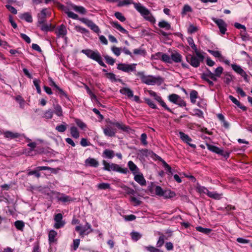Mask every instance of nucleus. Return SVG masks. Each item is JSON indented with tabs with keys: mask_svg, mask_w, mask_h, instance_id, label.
Instances as JSON below:
<instances>
[{
	"mask_svg": "<svg viewBox=\"0 0 252 252\" xmlns=\"http://www.w3.org/2000/svg\"><path fill=\"white\" fill-rule=\"evenodd\" d=\"M197 92L193 90L190 93V101L192 103H195L196 102V99L197 97Z\"/></svg>",
	"mask_w": 252,
	"mask_h": 252,
	"instance_id": "obj_39",
	"label": "nucleus"
},
{
	"mask_svg": "<svg viewBox=\"0 0 252 252\" xmlns=\"http://www.w3.org/2000/svg\"><path fill=\"white\" fill-rule=\"evenodd\" d=\"M192 8L188 4L185 5L182 12V14L183 15L187 14L188 12H191Z\"/></svg>",
	"mask_w": 252,
	"mask_h": 252,
	"instance_id": "obj_50",
	"label": "nucleus"
},
{
	"mask_svg": "<svg viewBox=\"0 0 252 252\" xmlns=\"http://www.w3.org/2000/svg\"><path fill=\"white\" fill-rule=\"evenodd\" d=\"M197 30V27L194 26L192 24H190L188 28V32L190 34L196 32Z\"/></svg>",
	"mask_w": 252,
	"mask_h": 252,
	"instance_id": "obj_48",
	"label": "nucleus"
},
{
	"mask_svg": "<svg viewBox=\"0 0 252 252\" xmlns=\"http://www.w3.org/2000/svg\"><path fill=\"white\" fill-rule=\"evenodd\" d=\"M111 51L117 56H119L121 53V48L116 46H112L111 47Z\"/></svg>",
	"mask_w": 252,
	"mask_h": 252,
	"instance_id": "obj_49",
	"label": "nucleus"
},
{
	"mask_svg": "<svg viewBox=\"0 0 252 252\" xmlns=\"http://www.w3.org/2000/svg\"><path fill=\"white\" fill-rule=\"evenodd\" d=\"M47 14L48 13L47 9L45 8L42 9V10L41 11V13L38 14V23H42L44 22Z\"/></svg>",
	"mask_w": 252,
	"mask_h": 252,
	"instance_id": "obj_22",
	"label": "nucleus"
},
{
	"mask_svg": "<svg viewBox=\"0 0 252 252\" xmlns=\"http://www.w3.org/2000/svg\"><path fill=\"white\" fill-rule=\"evenodd\" d=\"M55 33L58 37H64L67 34L66 27L62 24L57 28Z\"/></svg>",
	"mask_w": 252,
	"mask_h": 252,
	"instance_id": "obj_12",
	"label": "nucleus"
},
{
	"mask_svg": "<svg viewBox=\"0 0 252 252\" xmlns=\"http://www.w3.org/2000/svg\"><path fill=\"white\" fill-rule=\"evenodd\" d=\"M112 24L114 28H115L117 30L119 31L122 33L126 34H128L127 31L123 28L119 24H118V22H113Z\"/></svg>",
	"mask_w": 252,
	"mask_h": 252,
	"instance_id": "obj_28",
	"label": "nucleus"
},
{
	"mask_svg": "<svg viewBox=\"0 0 252 252\" xmlns=\"http://www.w3.org/2000/svg\"><path fill=\"white\" fill-rule=\"evenodd\" d=\"M75 230L79 232L80 235L83 237L84 235H88L89 233L92 231L91 225L86 223L84 226L78 225L75 227Z\"/></svg>",
	"mask_w": 252,
	"mask_h": 252,
	"instance_id": "obj_6",
	"label": "nucleus"
},
{
	"mask_svg": "<svg viewBox=\"0 0 252 252\" xmlns=\"http://www.w3.org/2000/svg\"><path fill=\"white\" fill-rule=\"evenodd\" d=\"M213 21L218 26L220 31L221 34H225L227 29V25L225 22L222 19H217L215 18H212Z\"/></svg>",
	"mask_w": 252,
	"mask_h": 252,
	"instance_id": "obj_9",
	"label": "nucleus"
},
{
	"mask_svg": "<svg viewBox=\"0 0 252 252\" xmlns=\"http://www.w3.org/2000/svg\"><path fill=\"white\" fill-rule=\"evenodd\" d=\"M148 93L150 96L154 97L157 101L160 100V96L158 95L155 92L150 90L148 91Z\"/></svg>",
	"mask_w": 252,
	"mask_h": 252,
	"instance_id": "obj_60",
	"label": "nucleus"
},
{
	"mask_svg": "<svg viewBox=\"0 0 252 252\" xmlns=\"http://www.w3.org/2000/svg\"><path fill=\"white\" fill-rule=\"evenodd\" d=\"M104 132L106 135L112 137L115 136L116 130L111 127H107L104 129Z\"/></svg>",
	"mask_w": 252,
	"mask_h": 252,
	"instance_id": "obj_25",
	"label": "nucleus"
},
{
	"mask_svg": "<svg viewBox=\"0 0 252 252\" xmlns=\"http://www.w3.org/2000/svg\"><path fill=\"white\" fill-rule=\"evenodd\" d=\"M54 220L55 222L54 224V227L56 229L62 228L65 224V221L64 220H63V216L61 213L55 214Z\"/></svg>",
	"mask_w": 252,
	"mask_h": 252,
	"instance_id": "obj_7",
	"label": "nucleus"
},
{
	"mask_svg": "<svg viewBox=\"0 0 252 252\" xmlns=\"http://www.w3.org/2000/svg\"><path fill=\"white\" fill-rule=\"evenodd\" d=\"M172 62L181 63L182 61V56L177 52H174L171 55Z\"/></svg>",
	"mask_w": 252,
	"mask_h": 252,
	"instance_id": "obj_17",
	"label": "nucleus"
},
{
	"mask_svg": "<svg viewBox=\"0 0 252 252\" xmlns=\"http://www.w3.org/2000/svg\"><path fill=\"white\" fill-rule=\"evenodd\" d=\"M131 236L132 240L136 241L141 237V235L138 232H133L131 233Z\"/></svg>",
	"mask_w": 252,
	"mask_h": 252,
	"instance_id": "obj_55",
	"label": "nucleus"
},
{
	"mask_svg": "<svg viewBox=\"0 0 252 252\" xmlns=\"http://www.w3.org/2000/svg\"><path fill=\"white\" fill-rule=\"evenodd\" d=\"M103 154L109 158H112L114 156V151L108 149L105 150L103 152Z\"/></svg>",
	"mask_w": 252,
	"mask_h": 252,
	"instance_id": "obj_43",
	"label": "nucleus"
},
{
	"mask_svg": "<svg viewBox=\"0 0 252 252\" xmlns=\"http://www.w3.org/2000/svg\"><path fill=\"white\" fill-rule=\"evenodd\" d=\"M86 166H94V159L93 158H88L85 161Z\"/></svg>",
	"mask_w": 252,
	"mask_h": 252,
	"instance_id": "obj_45",
	"label": "nucleus"
},
{
	"mask_svg": "<svg viewBox=\"0 0 252 252\" xmlns=\"http://www.w3.org/2000/svg\"><path fill=\"white\" fill-rule=\"evenodd\" d=\"M64 124L57 126L56 127V129L59 132H63L66 129V125L65 123Z\"/></svg>",
	"mask_w": 252,
	"mask_h": 252,
	"instance_id": "obj_54",
	"label": "nucleus"
},
{
	"mask_svg": "<svg viewBox=\"0 0 252 252\" xmlns=\"http://www.w3.org/2000/svg\"><path fill=\"white\" fill-rule=\"evenodd\" d=\"M208 196H209L210 198H212L214 199H220L221 198L222 194V193H219L217 192L216 191H210L209 192L208 195Z\"/></svg>",
	"mask_w": 252,
	"mask_h": 252,
	"instance_id": "obj_27",
	"label": "nucleus"
},
{
	"mask_svg": "<svg viewBox=\"0 0 252 252\" xmlns=\"http://www.w3.org/2000/svg\"><path fill=\"white\" fill-rule=\"evenodd\" d=\"M158 26L161 28H164L166 30L171 29V26L169 23L165 21H161L158 23Z\"/></svg>",
	"mask_w": 252,
	"mask_h": 252,
	"instance_id": "obj_34",
	"label": "nucleus"
},
{
	"mask_svg": "<svg viewBox=\"0 0 252 252\" xmlns=\"http://www.w3.org/2000/svg\"><path fill=\"white\" fill-rule=\"evenodd\" d=\"M135 74L140 77L143 83L148 85H155L161 80L159 77H156L151 75L146 76L142 71L136 72Z\"/></svg>",
	"mask_w": 252,
	"mask_h": 252,
	"instance_id": "obj_4",
	"label": "nucleus"
},
{
	"mask_svg": "<svg viewBox=\"0 0 252 252\" xmlns=\"http://www.w3.org/2000/svg\"><path fill=\"white\" fill-rule=\"evenodd\" d=\"M201 78L206 81L210 86H213L214 85V83L213 81L209 80V78L214 81H216L217 80V78L215 77V75H214V73L210 70H208L206 73H203L201 75Z\"/></svg>",
	"mask_w": 252,
	"mask_h": 252,
	"instance_id": "obj_8",
	"label": "nucleus"
},
{
	"mask_svg": "<svg viewBox=\"0 0 252 252\" xmlns=\"http://www.w3.org/2000/svg\"><path fill=\"white\" fill-rule=\"evenodd\" d=\"M133 175L134 176V180L141 186H145L146 185V180L144 179L142 173H141L140 172Z\"/></svg>",
	"mask_w": 252,
	"mask_h": 252,
	"instance_id": "obj_15",
	"label": "nucleus"
},
{
	"mask_svg": "<svg viewBox=\"0 0 252 252\" xmlns=\"http://www.w3.org/2000/svg\"><path fill=\"white\" fill-rule=\"evenodd\" d=\"M35 175L37 178H39L40 177V173L39 172V171H37V168L35 170L32 171H29L28 172V175Z\"/></svg>",
	"mask_w": 252,
	"mask_h": 252,
	"instance_id": "obj_58",
	"label": "nucleus"
},
{
	"mask_svg": "<svg viewBox=\"0 0 252 252\" xmlns=\"http://www.w3.org/2000/svg\"><path fill=\"white\" fill-rule=\"evenodd\" d=\"M103 169L109 172H117L125 174L128 172V170L126 168H122L119 165L116 163L107 162L103 160Z\"/></svg>",
	"mask_w": 252,
	"mask_h": 252,
	"instance_id": "obj_3",
	"label": "nucleus"
},
{
	"mask_svg": "<svg viewBox=\"0 0 252 252\" xmlns=\"http://www.w3.org/2000/svg\"><path fill=\"white\" fill-rule=\"evenodd\" d=\"M207 147L209 150L212 152L223 155V150L218 147L210 144H207Z\"/></svg>",
	"mask_w": 252,
	"mask_h": 252,
	"instance_id": "obj_19",
	"label": "nucleus"
},
{
	"mask_svg": "<svg viewBox=\"0 0 252 252\" xmlns=\"http://www.w3.org/2000/svg\"><path fill=\"white\" fill-rule=\"evenodd\" d=\"M121 187L127 194H133L134 192L133 189L129 188V187L124 185H122Z\"/></svg>",
	"mask_w": 252,
	"mask_h": 252,
	"instance_id": "obj_53",
	"label": "nucleus"
},
{
	"mask_svg": "<svg viewBox=\"0 0 252 252\" xmlns=\"http://www.w3.org/2000/svg\"><path fill=\"white\" fill-rule=\"evenodd\" d=\"M132 3L134 4V8L143 16L145 19L152 23H154L155 22L156 20L150 12L140 3H134L133 2L132 0H124L120 1L119 2L118 5L120 6H123Z\"/></svg>",
	"mask_w": 252,
	"mask_h": 252,
	"instance_id": "obj_1",
	"label": "nucleus"
},
{
	"mask_svg": "<svg viewBox=\"0 0 252 252\" xmlns=\"http://www.w3.org/2000/svg\"><path fill=\"white\" fill-rule=\"evenodd\" d=\"M79 20L80 21L86 24L89 27H90L92 30L94 29V24L92 21L86 18H80Z\"/></svg>",
	"mask_w": 252,
	"mask_h": 252,
	"instance_id": "obj_29",
	"label": "nucleus"
},
{
	"mask_svg": "<svg viewBox=\"0 0 252 252\" xmlns=\"http://www.w3.org/2000/svg\"><path fill=\"white\" fill-rule=\"evenodd\" d=\"M75 122L77 126L82 130H85L87 128L86 125L81 120L76 119Z\"/></svg>",
	"mask_w": 252,
	"mask_h": 252,
	"instance_id": "obj_35",
	"label": "nucleus"
},
{
	"mask_svg": "<svg viewBox=\"0 0 252 252\" xmlns=\"http://www.w3.org/2000/svg\"><path fill=\"white\" fill-rule=\"evenodd\" d=\"M33 83L36 88L37 93L40 94L41 93V90L40 87V80L38 79H34L33 81Z\"/></svg>",
	"mask_w": 252,
	"mask_h": 252,
	"instance_id": "obj_44",
	"label": "nucleus"
},
{
	"mask_svg": "<svg viewBox=\"0 0 252 252\" xmlns=\"http://www.w3.org/2000/svg\"><path fill=\"white\" fill-rule=\"evenodd\" d=\"M154 57L155 59H158L161 57L162 61L167 63H172L171 57H170L169 55L166 54H163L160 52H158L157 54H156Z\"/></svg>",
	"mask_w": 252,
	"mask_h": 252,
	"instance_id": "obj_13",
	"label": "nucleus"
},
{
	"mask_svg": "<svg viewBox=\"0 0 252 252\" xmlns=\"http://www.w3.org/2000/svg\"><path fill=\"white\" fill-rule=\"evenodd\" d=\"M136 65V63L126 64L121 63L118 64L117 69L124 72L129 73L135 71Z\"/></svg>",
	"mask_w": 252,
	"mask_h": 252,
	"instance_id": "obj_5",
	"label": "nucleus"
},
{
	"mask_svg": "<svg viewBox=\"0 0 252 252\" xmlns=\"http://www.w3.org/2000/svg\"><path fill=\"white\" fill-rule=\"evenodd\" d=\"M53 116V111L51 109H48L45 111L43 117L46 119H51Z\"/></svg>",
	"mask_w": 252,
	"mask_h": 252,
	"instance_id": "obj_37",
	"label": "nucleus"
},
{
	"mask_svg": "<svg viewBox=\"0 0 252 252\" xmlns=\"http://www.w3.org/2000/svg\"><path fill=\"white\" fill-rule=\"evenodd\" d=\"M232 80V76L228 74H225V77L224 78V82L226 84H229L231 82Z\"/></svg>",
	"mask_w": 252,
	"mask_h": 252,
	"instance_id": "obj_63",
	"label": "nucleus"
},
{
	"mask_svg": "<svg viewBox=\"0 0 252 252\" xmlns=\"http://www.w3.org/2000/svg\"><path fill=\"white\" fill-rule=\"evenodd\" d=\"M169 100L175 104H180L182 100L180 97L176 94H172L168 96Z\"/></svg>",
	"mask_w": 252,
	"mask_h": 252,
	"instance_id": "obj_18",
	"label": "nucleus"
},
{
	"mask_svg": "<svg viewBox=\"0 0 252 252\" xmlns=\"http://www.w3.org/2000/svg\"><path fill=\"white\" fill-rule=\"evenodd\" d=\"M208 52L210 53L212 55H213L215 58H218L219 59L220 61H222V59H224V57L222 56L221 53L219 51H214L212 50H208Z\"/></svg>",
	"mask_w": 252,
	"mask_h": 252,
	"instance_id": "obj_23",
	"label": "nucleus"
},
{
	"mask_svg": "<svg viewBox=\"0 0 252 252\" xmlns=\"http://www.w3.org/2000/svg\"><path fill=\"white\" fill-rule=\"evenodd\" d=\"M97 188L100 189H110V185L109 183H101L97 185Z\"/></svg>",
	"mask_w": 252,
	"mask_h": 252,
	"instance_id": "obj_47",
	"label": "nucleus"
},
{
	"mask_svg": "<svg viewBox=\"0 0 252 252\" xmlns=\"http://www.w3.org/2000/svg\"><path fill=\"white\" fill-rule=\"evenodd\" d=\"M145 101L151 108L153 109H156L157 108L156 105L155 104L154 102L149 98H145Z\"/></svg>",
	"mask_w": 252,
	"mask_h": 252,
	"instance_id": "obj_57",
	"label": "nucleus"
},
{
	"mask_svg": "<svg viewBox=\"0 0 252 252\" xmlns=\"http://www.w3.org/2000/svg\"><path fill=\"white\" fill-rule=\"evenodd\" d=\"M127 166L131 171L133 175L138 173L140 170L137 166L132 161H129L127 163Z\"/></svg>",
	"mask_w": 252,
	"mask_h": 252,
	"instance_id": "obj_16",
	"label": "nucleus"
},
{
	"mask_svg": "<svg viewBox=\"0 0 252 252\" xmlns=\"http://www.w3.org/2000/svg\"><path fill=\"white\" fill-rule=\"evenodd\" d=\"M3 135L5 138L10 139L18 138L20 136V134L18 133H14L10 131H5Z\"/></svg>",
	"mask_w": 252,
	"mask_h": 252,
	"instance_id": "obj_21",
	"label": "nucleus"
},
{
	"mask_svg": "<svg viewBox=\"0 0 252 252\" xmlns=\"http://www.w3.org/2000/svg\"><path fill=\"white\" fill-rule=\"evenodd\" d=\"M164 243V239L163 236H161L159 237L157 243L158 247H161Z\"/></svg>",
	"mask_w": 252,
	"mask_h": 252,
	"instance_id": "obj_64",
	"label": "nucleus"
},
{
	"mask_svg": "<svg viewBox=\"0 0 252 252\" xmlns=\"http://www.w3.org/2000/svg\"><path fill=\"white\" fill-rule=\"evenodd\" d=\"M72 8L76 12H78L80 14H85L86 12L85 8L81 6H77L75 5H72Z\"/></svg>",
	"mask_w": 252,
	"mask_h": 252,
	"instance_id": "obj_32",
	"label": "nucleus"
},
{
	"mask_svg": "<svg viewBox=\"0 0 252 252\" xmlns=\"http://www.w3.org/2000/svg\"><path fill=\"white\" fill-rule=\"evenodd\" d=\"M231 66L235 72L243 77L246 81L248 82V75L241 66L236 64H232Z\"/></svg>",
	"mask_w": 252,
	"mask_h": 252,
	"instance_id": "obj_10",
	"label": "nucleus"
},
{
	"mask_svg": "<svg viewBox=\"0 0 252 252\" xmlns=\"http://www.w3.org/2000/svg\"><path fill=\"white\" fill-rule=\"evenodd\" d=\"M187 41L188 44L190 45L191 48L194 51H198L195 44L194 43L193 39L191 37L187 38Z\"/></svg>",
	"mask_w": 252,
	"mask_h": 252,
	"instance_id": "obj_42",
	"label": "nucleus"
},
{
	"mask_svg": "<svg viewBox=\"0 0 252 252\" xmlns=\"http://www.w3.org/2000/svg\"><path fill=\"white\" fill-rule=\"evenodd\" d=\"M121 94L127 95L128 97H132L133 96L132 91L127 88H124L120 90Z\"/></svg>",
	"mask_w": 252,
	"mask_h": 252,
	"instance_id": "obj_31",
	"label": "nucleus"
},
{
	"mask_svg": "<svg viewBox=\"0 0 252 252\" xmlns=\"http://www.w3.org/2000/svg\"><path fill=\"white\" fill-rule=\"evenodd\" d=\"M113 125L117 126L119 129L122 130L124 131H128L129 127L126 126L122 123L114 122L112 123Z\"/></svg>",
	"mask_w": 252,
	"mask_h": 252,
	"instance_id": "obj_30",
	"label": "nucleus"
},
{
	"mask_svg": "<svg viewBox=\"0 0 252 252\" xmlns=\"http://www.w3.org/2000/svg\"><path fill=\"white\" fill-rule=\"evenodd\" d=\"M95 61L98 62V63L101 66H105V65L103 62L102 61L101 57L100 56L95 52Z\"/></svg>",
	"mask_w": 252,
	"mask_h": 252,
	"instance_id": "obj_61",
	"label": "nucleus"
},
{
	"mask_svg": "<svg viewBox=\"0 0 252 252\" xmlns=\"http://www.w3.org/2000/svg\"><path fill=\"white\" fill-rule=\"evenodd\" d=\"M57 234V232L54 230H51L49 231L48 239L50 244L53 243L57 241L56 237Z\"/></svg>",
	"mask_w": 252,
	"mask_h": 252,
	"instance_id": "obj_20",
	"label": "nucleus"
},
{
	"mask_svg": "<svg viewBox=\"0 0 252 252\" xmlns=\"http://www.w3.org/2000/svg\"><path fill=\"white\" fill-rule=\"evenodd\" d=\"M196 230L199 232H202L204 234H208L211 231V229L207 228H203L201 226H197L196 227Z\"/></svg>",
	"mask_w": 252,
	"mask_h": 252,
	"instance_id": "obj_46",
	"label": "nucleus"
},
{
	"mask_svg": "<svg viewBox=\"0 0 252 252\" xmlns=\"http://www.w3.org/2000/svg\"><path fill=\"white\" fill-rule=\"evenodd\" d=\"M38 26L40 27V29L44 32H48L50 30V27H51V24L47 25L44 24V22L42 23H38Z\"/></svg>",
	"mask_w": 252,
	"mask_h": 252,
	"instance_id": "obj_40",
	"label": "nucleus"
},
{
	"mask_svg": "<svg viewBox=\"0 0 252 252\" xmlns=\"http://www.w3.org/2000/svg\"><path fill=\"white\" fill-rule=\"evenodd\" d=\"M195 55H188L186 56V61L192 66L197 67L200 65V63L202 62L204 59V55L198 51H194Z\"/></svg>",
	"mask_w": 252,
	"mask_h": 252,
	"instance_id": "obj_2",
	"label": "nucleus"
},
{
	"mask_svg": "<svg viewBox=\"0 0 252 252\" xmlns=\"http://www.w3.org/2000/svg\"><path fill=\"white\" fill-rule=\"evenodd\" d=\"M105 59L106 61V62L110 65H113L115 62V59L109 56H105Z\"/></svg>",
	"mask_w": 252,
	"mask_h": 252,
	"instance_id": "obj_59",
	"label": "nucleus"
},
{
	"mask_svg": "<svg viewBox=\"0 0 252 252\" xmlns=\"http://www.w3.org/2000/svg\"><path fill=\"white\" fill-rule=\"evenodd\" d=\"M70 134L71 136L75 138H78L79 136V134L76 127L72 126L70 127Z\"/></svg>",
	"mask_w": 252,
	"mask_h": 252,
	"instance_id": "obj_33",
	"label": "nucleus"
},
{
	"mask_svg": "<svg viewBox=\"0 0 252 252\" xmlns=\"http://www.w3.org/2000/svg\"><path fill=\"white\" fill-rule=\"evenodd\" d=\"M56 194V198L58 199V200L61 201L63 203L69 202L72 201V199L71 197L66 195L64 194L61 193L60 192H57Z\"/></svg>",
	"mask_w": 252,
	"mask_h": 252,
	"instance_id": "obj_14",
	"label": "nucleus"
},
{
	"mask_svg": "<svg viewBox=\"0 0 252 252\" xmlns=\"http://www.w3.org/2000/svg\"><path fill=\"white\" fill-rule=\"evenodd\" d=\"M21 19L25 20L28 22L31 23L32 21V18L31 15L28 13L23 14L20 17Z\"/></svg>",
	"mask_w": 252,
	"mask_h": 252,
	"instance_id": "obj_36",
	"label": "nucleus"
},
{
	"mask_svg": "<svg viewBox=\"0 0 252 252\" xmlns=\"http://www.w3.org/2000/svg\"><path fill=\"white\" fill-rule=\"evenodd\" d=\"M179 134L180 138L183 140V141L188 144L190 147L193 149L196 148V145L195 144L190 143V142L192 141V139L188 135L181 131L179 132Z\"/></svg>",
	"mask_w": 252,
	"mask_h": 252,
	"instance_id": "obj_11",
	"label": "nucleus"
},
{
	"mask_svg": "<svg viewBox=\"0 0 252 252\" xmlns=\"http://www.w3.org/2000/svg\"><path fill=\"white\" fill-rule=\"evenodd\" d=\"M145 249L149 252H163L162 251L151 246L146 247Z\"/></svg>",
	"mask_w": 252,
	"mask_h": 252,
	"instance_id": "obj_52",
	"label": "nucleus"
},
{
	"mask_svg": "<svg viewBox=\"0 0 252 252\" xmlns=\"http://www.w3.org/2000/svg\"><path fill=\"white\" fill-rule=\"evenodd\" d=\"M223 69L222 67L221 66H219L217 67L215 70V73H214V75H215V77L217 78V77H220L221 74H222L223 72Z\"/></svg>",
	"mask_w": 252,
	"mask_h": 252,
	"instance_id": "obj_51",
	"label": "nucleus"
},
{
	"mask_svg": "<svg viewBox=\"0 0 252 252\" xmlns=\"http://www.w3.org/2000/svg\"><path fill=\"white\" fill-rule=\"evenodd\" d=\"M197 189L199 193H203L206 194L207 195H208L209 192V191L206 188L203 186H198L197 188Z\"/></svg>",
	"mask_w": 252,
	"mask_h": 252,
	"instance_id": "obj_56",
	"label": "nucleus"
},
{
	"mask_svg": "<svg viewBox=\"0 0 252 252\" xmlns=\"http://www.w3.org/2000/svg\"><path fill=\"white\" fill-rule=\"evenodd\" d=\"M54 113L59 117L63 116V109L61 105L58 104L53 105Z\"/></svg>",
	"mask_w": 252,
	"mask_h": 252,
	"instance_id": "obj_24",
	"label": "nucleus"
},
{
	"mask_svg": "<svg viewBox=\"0 0 252 252\" xmlns=\"http://www.w3.org/2000/svg\"><path fill=\"white\" fill-rule=\"evenodd\" d=\"M102 70L105 72V77L109 79L111 81L116 82L117 81L116 75L113 73L108 72L105 69H103Z\"/></svg>",
	"mask_w": 252,
	"mask_h": 252,
	"instance_id": "obj_26",
	"label": "nucleus"
},
{
	"mask_svg": "<svg viewBox=\"0 0 252 252\" xmlns=\"http://www.w3.org/2000/svg\"><path fill=\"white\" fill-rule=\"evenodd\" d=\"M115 16H116V17L119 19L120 21H121V22H124L126 20V18H125V17L123 15V14L119 12H117L115 13Z\"/></svg>",
	"mask_w": 252,
	"mask_h": 252,
	"instance_id": "obj_62",
	"label": "nucleus"
},
{
	"mask_svg": "<svg viewBox=\"0 0 252 252\" xmlns=\"http://www.w3.org/2000/svg\"><path fill=\"white\" fill-rule=\"evenodd\" d=\"M82 52L86 54L90 58L94 60V52L90 50H83Z\"/></svg>",
	"mask_w": 252,
	"mask_h": 252,
	"instance_id": "obj_41",
	"label": "nucleus"
},
{
	"mask_svg": "<svg viewBox=\"0 0 252 252\" xmlns=\"http://www.w3.org/2000/svg\"><path fill=\"white\" fill-rule=\"evenodd\" d=\"M14 225L17 229L22 230L25 226V224L22 220H17L15 222Z\"/></svg>",
	"mask_w": 252,
	"mask_h": 252,
	"instance_id": "obj_38",
	"label": "nucleus"
}]
</instances>
